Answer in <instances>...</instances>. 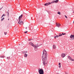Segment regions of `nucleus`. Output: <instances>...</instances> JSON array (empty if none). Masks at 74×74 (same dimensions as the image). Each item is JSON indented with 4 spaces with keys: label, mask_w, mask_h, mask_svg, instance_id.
<instances>
[{
    "label": "nucleus",
    "mask_w": 74,
    "mask_h": 74,
    "mask_svg": "<svg viewBox=\"0 0 74 74\" xmlns=\"http://www.w3.org/2000/svg\"><path fill=\"white\" fill-rule=\"evenodd\" d=\"M47 51L45 50L43 51V55L42 56V59L43 60V64L47 65L48 62L47 60Z\"/></svg>",
    "instance_id": "nucleus-1"
},
{
    "label": "nucleus",
    "mask_w": 74,
    "mask_h": 74,
    "mask_svg": "<svg viewBox=\"0 0 74 74\" xmlns=\"http://www.w3.org/2000/svg\"><path fill=\"white\" fill-rule=\"evenodd\" d=\"M23 20L22 19H18V24L23 25L24 24Z\"/></svg>",
    "instance_id": "nucleus-2"
},
{
    "label": "nucleus",
    "mask_w": 74,
    "mask_h": 74,
    "mask_svg": "<svg viewBox=\"0 0 74 74\" xmlns=\"http://www.w3.org/2000/svg\"><path fill=\"white\" fill-rule=\"evenodd\" d=\"M39 73L40 74H44V71L42 69H40L39 70Z\"/></svg>",
    "instance_id": "nucleus-3"
},
{
    "label": "nucleus",
    "mask_w": 74,
    "mask_h": 74,
    "mask_svg": "<svg viewBox=\"0 0 74 74\" xmlns=\"http://www.w3.org/2000/svg\"><path fill=\"white\" fill-rule=\"evenodd\" d=\"M70 38H71L70 39L71 40H73L74 39V35H71L70 36Z\"/></svg>",
    "instance_id": "nucleus-4"
},
{
    "label": "nucleus",
    "mask_w": 74,
    "mask_h": 74,
    "mask_svg": "<svg viewBox=\"0 0 74 74\" xmlns=\"http://www.w3.org/2000/svg\"><path fill=\"white\" fill-rule=\"evenodd\" d=\"M29 45H31V46L34 47V46H35V45H34V44H33L32 42H29Z\"/></svg>",
    "instance_id": "nucleus-5"
},
{
    "label": "nucleus",
    "mask_w": 74,
    "mask_h": 74,
    "mask_svg": "<svg viewBox=\"0 0 74 74\" xmlns=\"http://www.w3.org/2000/svg\"><path fill=\"white\" fill-rule=\"evenodd\" d=\"M56 25L57 27H59L60 25V24L59 23H56Z\"/></svg>",
    "instance_id": "nucleus-6"
},
{
    "label": "nucleus",
    "mask_w": 74,
    "mask_h": 74,
    "mask_svg": "<svg viewBox=\"0 0 74 74\" xmlns=\"http://www.w3.org/2000/svg\"><path fill=\"white\" fill-rule=\"evenodd\" d=\"M65 56H66V54L64 53H62V54H61V57L63 58Z\"/></svg>",
    "instance_id": "nucleus-7"
},
{
    "label": "nucleus",
    "mask_w": 74,
    "mask_h": 74,
    "mask_svg": "<svg viewBox=\"0 0 74 74\" xmlns=\"http://www.w3.org/2000/svg\"><path fill=\"white\" fill-rule=\"evenodd\" d=\"M52 4V3H50V2L47 3H45V5L46 6V5H49V4Z\"/></svg>",
    "instance_id": "nucleus-8"
},
{
    "label": "nucleus",
    "mask_w": 74,
    "mask_h": 74,
    "mask_svg": "<svg viewBox=\"0 0 74 74\" xmlns=\"http://www.w3.org/2000/svg\"><path fill=\"white\" fill-rule=\"evenodd\" d=\"M39 47V46H35V50L36 51L37 50V47Z\"/></svg>",
    "instance_id": "nucleus-9"
},
{
    "label": "nucleus",
    "mask_w": 74,
    "mask_h": 74,
    "mask_svg": "<svg viewBox=\"0 0 74 74\" xmlns=\"http://www.w3.org/2000/svg\"><path fill=\"white\" fill-rule=\"evenodd\" d=\"M53 49H56V46L55 45H53Z\"/></svg>",
    "instance_id": "nucleus-10"
},
{
    "label": "nucleus",
    "mask_w": 74,
    "mask_h": 74,
    "mask_svg": "<svg viewBox=\"0 0 74 74\" xmlns=\"http://www.w3.org/2000/svg\"><path fill=\"white\" fill-rule=\"evenodd\" d=\"M23 54H26V53H27V51H23Z\"/></svg>",
    "instance_id": "nucleus-11"
},
{
    "label": "nucleus",
    "mask_w": 74,
    "mask_h": 74,
    "mask_svg": "<svg viewBox=\"0 0 74 74\" xmlns=\"http://www.w3.org/2000/svg\"><path fill=\"white\" fill-rule=\"evenodd\" d=\"M22 16H23L22 15H21V16H20V17H18V19H22L21 18H22Z\"/></svg>",
    "instance_id": "nucleus-12"
},
{
    "label": "nucleus",
    "mask_w": 74,
    "mask_h": 74,
    "mask_svg": "<svg viewBox=\"0 0 74 74\" xmlns=\"http://www.w3.org/2000/svg\"><path fill=\"white\" fill-rule=\"evenodd\" d=\"M68 59H69V60H71L72 59L71 57L70 56H68Z\"/></svg>",
    "instance_id": "nucleus-13"
},
{
    "label": "nucleus",
    "mask_w": 74,
    "mask_h": 74,
    "mask_svg": "<svg viewBox=\"0 0 74 74\" xmlns=\"http://www.w3.org/2000/svg\"><path fill=\"white\" fill-rule=\"evenodd\" d=\"M24 56H25V57L27 58V54H25V55H24Z\"/></svg>",
    "instance_id": "nucleus-14"
},
{
    "label": "nucleus",
    "mask_w": 74,
    "mask_h": 74,
    "mask_svg": "<svg viewBox=\"0 0 74 74\" xmlns=\"http://www.w3.org/2000/svg\"><path fill=\"white\" fill-rule=\"evenodd\" d=\"M58 37H59V36H58V35H56L55 36V38L56 39V38H58Z\"/></svg>",
    "instance_id": "nucleus-15"
},
{
    "label": "nucleus",
    "mask_w": 74,
    "mask_h": 74,
    "mask_svg": "<svg viewBox=\"0 0 74 74\" xmlns=\"http://www.w3.org/2000/svg\"><path fill=\"white\" fill-rule=\"evenodd\" d=\"M59 67H60H60H61V65H60V63H59Z\"/></svg>",
    "instance_id": "nucleus-16"
},
{
    "label": "nucleus",
    "mask_w": 74,
    "mask_h": 74,
    "mask_svg": "<svg viewBox=\"0 0 74 74\" xmlns=\"http://www.w3.org/2000/svg\"><path fill=\"white\" fill-rule=\"evenodd\" d=\"M55 1V3H57L58 2V1H59V0H57L56 1Z\"/></svg>",
    "instance_id": "nucleus-17"
},
{
    "label": "nucleus",
    "mask_w": 74,
    "mask_h": 74,
    "mask_svg": "<svg viewBox=\"0 0 74 74\" xmlns=\"http://www.w3.org/2000/svg\"><path fill=\"white\" fill-rule=\"evenodd\" d=\"M57 14H59V15H60V12L59 11L58 12H57Z\"/></svg>",
    "instance_id": "nucleus-18"
},
{
    "label": "nucleus",
    "mask_w": 74,
    "mask_h": 74,
    "mask_svg": "<svg viewBox=\"0 0 74 74\" xmlns=\"http://www.w3.org/2000/svg\"><path fill=\"white\" fill-rule=\"evenodd\" d=\"M5 16V14H3V15L2 16L1 18H2V17H3V16Z\"/></svg>",
    "instance_id": "nucleus-19"
},
{
    "label": "nucleus",
    "mask_w": 74,
    "mask_h": 74,
    "mask_svg": "<svg viewBox=\"0 0 74 74\" xmlns=\"http://www.w3.org/2000/svg\"><path fill=\"white\" fill-rule=\"evenodd\" d=\"M5 56H1L0 57L1 58H4Z\"/></svg>",
    "instance_id": "nucleus-20"
},
{
    "label": "nucleus",
    "mask_w": 74,
    "mask_h": 74,
    "mask_svg": "<svg viewBox=\"0 0 74 74\" xmlns=\"http://www.w3.org/2000/svg\"><path fill=\"white\" fill-rule=\"evenodd\" d=\"M55 3V1H53L52 2H51V3Z\"/></svg>",
    "instance_id": "nucleus-21"
},
{
    "label": "nucleus",
    "mask_w": 74,
    "mask_h": 74,
    "mask_svg": "<svg viewBox=\"0 0 74 74\" xmlns=\"http://www.w3.org/2000/svg\"><path fill=\"white\" fill-rule=\"evenodd\" d=\"M7 59H8V60L9 59H10V57H7Z\"/></svg>",
    "instance_id": "nucleus-22"
},
{
    "label": "nucleus",
    "mask_w": 74,
    "mask_h": 74,
    "mask_svg": "<svg viewBox=\"0 0 74 74\" xmlns=\"http://www.w3.org/2000/svg\"><path fill=\"white\" fill-rule=\"evenodd\" d=\"M66 34H65V33H64V34H63V33H62V35H65Z\"/></svg>",
    "instance_id": "nucleus-23"
},
{
    "label": "nucleus",
    "mask_w": 74,
    "mask_h": 74,
    "mask_svg": "<svg viewBox=\"0 0 74 74\" xmlns=\"http://www.w3.org/2000/svg\"><path fill=\"white\" fill-rule=\"evenodd\" d=\"M4 18L3 17V18L1 19V21H3V20H4Z\"/></svg>",
    "instance_id": "nucleus-24"
},
{
    "label": "nucleus",
    "mask_w": 74,
    "mask_h": 74,
    "mask_svg": "<svg viewBox=\"0 0 74 74\" xmlns=\"http://www.w3.org/2000/svg\"><path fill=\"white\" fill-rule=\"evenodd\" d=\"M28 32V31H26V32H24V33H25V34H26V33H27Z\"/></svg>",
    "instance_id": "nucleus-25"
},
{
    "label": "nucleus",
    "mask_w": 74,
    "mask_h": 74,
    "mask_svg": "<svg viewBox=\"0 0 74 74\" xmlns=\"http://www.w3.org/2000/svg\"><path fill=\"white\" fill-rule=\"evenodd\" d=\"M71 60V61H74V59H71V60Z\"/></svg>",
    "instance_id": "nucleus-26"
},
{
    "label": "nucleus",
    "mask_w": 74,
    "mask_h": 74,
    "mask_svg": "<svg viewBox=\"0 0 74 74\" xmlns=\"http://www.w3.org/2000/svg\"><path fill=\"white\" fill-rule=\"evenodd\" d=\"M4 33H5V35H6V34H7V32L5 33V32Z\"/></svg>",
    "instance_id": "nucleus-27"
},
{
    "label": "nucleus",
    "mask_w": 74,
    "mask_h": 74,
    "mask_svg": "<svg viewBox=\"0 0 74 74\" xmlns=\"http://www.w3.org/2000/svg\"><path fill=\"white\" fill-rule=\"evenodd\" d=\"M62 36V34H61L60 35H59V36Z\"/></svg>",
    "instance_id": "nucleus-28"
},
{
    "label": "nucleus",
    "mask_w": 74,
    "mask_h": 74,
    "mask_svg": "<svg viewBox=\"0 0 74 74\" xmlns=\"http://www.w3.org/2000/svg\"><path fill=\"white\" fill-rule=\"evenodd\" d=\"M65 17V18H67V17L66 16V15L64 16Z\"/></svg>",
    "instance_id": "nucleus-29"
},
{
    "label": "nucleus",
    "mask_w": 74,
    "mask_h": 74,
    "mask_svg": "<svg viewBox=\"0 0 74 74\" xmlns=\"http://www.w3.org/2000/svg\"><path fill=\"white\" fill-rule=\"evenodd\" d=\"M25 29H27V27H25Z\"/></svg>",
    "instance_id": "nucleus-30"
},
{
    "label": "nucleus",
    "mask_w": 74,
    "mask_h": 74,
    "mask_svg": "<svg viewBox=\"0 0 74 74\" xmlns=\"http://www.w3.org/2000/svg\"><path fill=\"white\" fill-rule=\"evenodd\" d=\"M2 8H3V7H2V8H0V11L1 10Z\"/></svg>",
    "instance_id": "nucleus-31"
},
{
    "label": "nucleus",
    "mask_w": 74,
    "mask_h": 74,
    "mask_svg": "<svg viewBox=\"0 0 74 74\" xmlns=\"http://www.w3.org/2000/svg\"><path fill=\"white\" fill-rule=\"evenodd\" d=\"M7 13H8V14H9L8 11V12H7Z\"/></svg>",
    "instance_id": "nucleus-32"
},
{
    "label": "nucleus",
    "mask_w": 74,
    "mask_h": 74,
    "mask_svg": "<svg viewBox=\"0 0 74 74\" xmlns=\"http://www.w3.org/2000/svg\"><path fill=\"white\" fill-rule=\"evenodd\" d=\"M28 40L29 41H30V39H29Z\"/></svg>",
    "instance_id": "nucleus-33"
},
{
    "label": "nucleus",
    "mask_w": 74,
    "mask_h": 74,
    "mask_svg": "<svg viewBox=\"0 0 74 74\" xmlns=\"http://www.w3.org/2000/svg\"><path fill=\"white\" fill-rule=\"evenodd\" d=\"M59 34L61 35V34H61V33H60V34Z\"/></svg>",
    "instance_id": "nucleus-34"
},
{
    "label": "nucleus",
    "mask_w": 74,
    "mask_h": 74,
    "mask_svg": "<svg viewBox=\"0 0 74 74\" xmlns=\"http://www.w3.org/2000/svg\"><path fill=\"white\" fill-rule=\"evenodd\" d=\"M73 14H74V10L73 11Z\"/></svg>",
    "instance_id": "nucleus-35"
},
{
    "label": "nucleus",
    "mask_w": 74,
    "mask_h": 74,
    "mask_svg": "<svg viewBox=\"0 0 74 74\" xmlns=\"http://www.w3.org/2000/svg\"><path fill=\"white\" fill-rule=\"evenodd\" d=\"M73 24H74V21H73Z\"/></svg>",
    "instance_id": "nucleus-36"
},
{
    "label": "nucleus",
    "mask_w": 74,
    "mask_h": 74,
    "mask_svg": "<svg viewBox=\"0 0 74 74\" xmlns=\"http://www.w3.org/2000/svg\"><path fill=\"white\" fill-rule=\"evenodd\" d=\"M57 74H60L59 73H57Z\"/></svg>",
    "instance_id": "nucleus-37"
},
{
    "label": "nucleus",
    "mask_w": 74,
    "mask_h": 74,
    "mask_svg": "<svg viewBox=\"0 0 74 74\" xmlns=\"http://www.w3.org/2000/svg\"><path fill=\"white\" fill-rule=\"evenodd\" d=\"M8 20H9V19H8Z\"/></svg>",
    "instance_id": "nucleus-38"
},
{
    "label": "nucleus",
    "mask_w": 74,
    "mask_h": 74,
    "mask_svg": "<svg viewBox=\"0 0 74 74\" xmlns=\"http://www.w3.org/2000/svg\"><path fill=\"white\" fill-rule=\"evenodd\" d=\"M29 29V27H28Z\"/></svg>",
    "instance_id": "nucleus-39"
},
{
    "label": "nucleus",
    "mask_w": 74,
    "mask_h": 74,
    "mask_svg": "<svg viewBox=\"0 0 74 74\" xmlns=\"http://www.w3.org/2000/svg\"><path fill=\"white\" fill-rule=\"evenodd\" d=\"M19 0H18V1Z\"/></svg>",
    "instance_id": "nucleus-40"
}]
</instances>
